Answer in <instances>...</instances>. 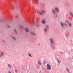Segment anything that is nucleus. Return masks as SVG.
I'll use <instances>...</instances> for the list:
<instances>
[{"mask_svg": "<svg viewBox=\"0 0 73 73\" xmlns=\"http://www.w3.org/2000/svg\"><path fill=\"white\" fill-rule=\"evenodd\" d=\"M49 40L51 44H53L54 43V41H53V39L52 38H50L49 39Z\"/></svg>", "mask_w": 73, "mask_h": 73, "instance_id": "1", "label": "nucleus"}, {"mask_svg": "<svg viewBox=\"0 0 73 73\" xmlns=\"http://www.w3.org/2000/svg\"><path fill=\"white\" fill-rule=\"evenodd\" d=\"M47 70H50L51 69V66L49 64H47Z\"/></svg>", "mask_w": 73, "mask_h": 73, "instance_id": "2", "label": "nucleus"}, {"mask_svg": "<svg viewBox=\"0 0 73 73\" xmlns=\"http://www.w3.org/2000/svg\"><path fill=\"white\" fill-rule=\"evenodd\" d=\"M25 32L29 33V29L28 28H26L25 29Z\"/></svg>", "mask_w": 73, "mask_h": 73, "instance_id": "3", "label": "nucleus"}, {"mask_svg": "<svg viewBox=\"0 0 73 73\" xmlns=\"http://www.w3.org/2000/svg\"><path fill=\"white\" fill-rule=\"evenodd\" d=\"M55 10L57 12H58L59 11V10L58 8L57 7H55L54 8Z\"/></svg>", "mask_w": 73, "mask_h": 73, "instance_id": "4", "label": "nucleus"}, {"mask_svg": "<svg viewBox=\"0 0 73 73\" xmlns=\"http://www.w3.org/2000/svg\"><path fill=\"white\" fill-rule=\"evenodd\" d=\"M4 55V53L3 52H1L0 54V57H3Z\"/></svg>", "mask_w": 73, "mask_h": 73, "instance_id": "5", "label": "nucleus"}, {"mask_svg": "<svg viewBox=\"0 0 73 73\" xmlns=\"http://www.w3.org/2000/svg\"><path fill=\"white\" fill-rule=\"evenodd\" d=\"M30 33L31 35H32L33 36H36L35 34L33 32H31Z\"/></svg>", "mask_w": 73, "mask_h": 73, "instance_id": "6", "label": "nucleus"}, {"mask_svg": "<svg viewBox=\"0 0 73 73\" xmlns=\"http://www.w3.org/2000/svg\"><path fill=\"white\" fill-rule=\"evenodd\" d=\"M11 37L12 38H13V39L14 40V41H16V39L15 38V37L13 36H11Z\"/></svg>", "mask_w": 73, "mask_h": 73, "instance_id": "7", "label": "nucleus"}, {"mask_svg": "<svg viewBox=\"0 0 73 73\" xmlns=\"http://www.w3.org/2000/svg\"><path fill=\"white\" fill-rule=\"evenodd\" d=\"M41 23H42V24H45L46 21L45 20H43L41 21Z\"/></svg>", "mask_w": 73, "mask_h": 73, "instance_id": "8", "label": "nucleus"}, {"mask_svg": "<svg viewBox=\"0 0 73 73\" xmlns=\"http://www.w3.org/2000/svg\"><path fill=\"white\" fill-rule=\"evenodd\" d=\"M14 31L15 34H17V32L16 29H14Z\"/></svg>", "mask_w": 73, "mask_h": 73, "instance_id": "9", "label": "nucleus"}, {"mask_svg": "<svg viewBox=\"0 0 73 73\" xmlns=\"http://www.w3.org/2000/svg\"><path fill=\"white\" fill-rule=\"evenodd\" d=\"M38 64H39V65H42V63L38 61Z\"/></svg>", "mask_w": 73, "mask_h": 73, "instance_id": "10", "label": "nucleus"}, {"mask_svg": "<svg viewBox=\"0 0 73 73\" xmlns=\"http://www.w3.org/2000/svg\"><path fill=\"white\" fill-rule=\"evenodd\" d=\"M66 70L68 72V73H70V72L69 70V69L68 68H66Z\"/></svg>", "mask_w": 73, "mask_h": 73, "instance_id": "11", "label": "nucleus"}, {"mask_svg": "<svg viewBox=\"0 0 73 73\" xmlns=\"http://www.w3.org/2000/svg\"><path fill=\"white\" fill-rule=\"evenodd\" d=\"M19 28L21 29V28H23V27L21 25H20L19 26Z\"/></svg>", "mask_w": 73, "mask_h": 73, "instance_id": "12", "label": "nucleus"}, {"mask_svg": "<svg viewBox=\"0 0 73 73\" xmlns=\"http://www.w3.org/2000/svg\"><path fill=\"white\" fill-rule=\"evenodd\" d=\"M68 24L69 27H71L72 26V25L71 24V23H68Z\"/></svg>", "mask_w": 73, "mask_h": 73, "instance_id": "13", "label": "nucleus"}, {"mask_svg": "<svg viewBox=\"0 0 73 73\" xmlns=\"http://www.w3.org/2000/svg\"><path fill=\"white\" fill-rule=\"evenodd\" d=\"M61 24L62 26V27H63V26H64L63 25H65V24H64V23H61Z\"/></svg>", "mask_w": 73, "mask_h": 73, "instance_id": "14", "label": "nucleus"}, {"mask_svg": "<svg viewBox=\"0 0 73 73\" xmlns=\"http://www.w3.org/2000/svg\"><path fill=\"white\" fill-rule=\"evenodd\" d=\"M41 12L42 13H45V11L44 10H42Z\"/></svg>", "mask_w": 73, "mask_h": 73, "instance_id": "15", "label": "nucleus"}, {"mask_svg": "<svg viewBox=\"0 0 73 73\" xmlns=\"http://www.w3.org/2000/svg\"><path fill=\"white\" fill-rule=\"evenodd\" d=\"M70 14L71 16H72V17H73V15L72 13H70Z\"/></svg>", "mask_w": 73, "mask_h": 73, "instance_id": "16", "label": "nucleus"}, {"mask_svg": "<svg viewBox=\"0 0 73 73\" xmlns=\"http://www.w3.org/2000/svg\"><path fill=\"white\" fill-rule=\"evenodd\" d=\"M8 66L9 67V68H11V65L10 64H8Z\"/></svg>", "mask_w": 73, "mask_h": 73, "instance_id": "17", "label": "nucleus"}, {"mask_svg": "<svg viewBox=\"0 0 73 73\" xmlns=\"http://www.w3.org/2000/svg\"><path fill=\"white\" fill-rule=\"evenodd\" d=\"M39 14L40 15H42V13H41V11H39Z\"/></svg>", "mask_w": 73, "mask_h": 73, "instance_id": "18", "label": "nucleus"}, {"mask_svg": "<svg viewBox=\"0 0 73 73\" xmlns=\"http://www.w3.org/2000/svg\"><path fill=\"white\" fill-rule=\"evenodd\" d=\"M44 31L45 32H46L47 30H46V29H45V28L44 29Z\"/></svg>", "mask_w": 73, "mask_h": 73, "instance_id": "19", "label": "nucleus"}, {"mask_svg": "<svg viewBox=\"0 0 73 73\" xmlns=\"http://www.w3.org/2000/svg\"><path fill=\"white\" fill-rule=\"evenodd\" d=\"M46 61L45 60H44V64H45V63H46Z\"/></svg>", "mask_w": 73, "mask_h": 73, "instance_id": "20", "label": "nucleus"}, {"mask_svg": "<svg viewBox=\"0 0 73 73\" xmlns=\"http://www.w3.org/2000/svg\"><path fill=\"white\" fill-rule=\"evenodd\" d=\"M52 12L54 14H55V12H54V11L53 10H52Z\"/></svg>", "mask_w": 73, "mask_h": 73, "instance_id": "21", "label": "nucleus"}, {"mask_svg": "<svg viewBox=\"0 0 73 73\" xmlns=\"http://www.w3.org/2000/svg\"><path fill=\"white\" fill-rule=\"evenodd\" d=\"M28 55H29V56L30 57H31V55L30 54H29H29H28Z\"/></svg>", "mask_w": 73, "mask_h": 73, "instance_id": "22", "label": "nucleus"}, {"mask_svg": "<svg viewBox=\"0 0 73 73\" xmlns=\"http://www.w3.org/2000/svg\"><path fill=\"white\" fill-rule=\"evenodd\" d=\"M7 27L8 28H11V27L9 26V25H8L7 26Z\"/></svg>", "mask_w": 73, "mask_h": 73, "instance_id": "23", "label": "nucleus"}, {"mask_svg": "<svg viewBox=\"0 0 73 73\" xmlns=\"http://www.w3.org/2000/svg\"><path fill=\"white\" fill-rule=\"evenodd\" d=\"M46 28H47V29H48V26L47 25L46 26Z\"/></svg>", "mask_w": 73, "mask_h": 73, "instance_id": "24", "label": "nucleus"}, {"mask_svg": "<svg viewBox=\"0 0 73 73\" xmlns=\"http://www.w3.org/2000/svg\"><path fill=\"white\" fill-rule=\"evenodd\" d=\"M57 61H58V62L59 64L60 63V62L58 60H57Z\"/></svg>", "mask_w": 73, "mask_h": 73, "instance_id": "25", "label": "nucleus"}, {"mask_svg": "<svg viewBox=\"0 0 73 73\" xmlns=\"http://www.w3.org/2000/svg\"><path fill=\"white\" fill-rule=\"evenodd\" d=\"M8 73H11V72L9 71H8Z\"/></svg>", "mask_w": 73, "mask_h": 73, "instance_id": "26", "label": "nucleus"}, {"mask_svg": "<svg viewBox=\"0 0 73 73\" xmlns=\"http://www.w3.org/2000/svg\"><path fill=\"white\" fill-rule=\"evenodd\" d=\"M36 1H38V0H36Z\"/></svg>", "mask_w": 73, "mask_h": 73, "instance_id": "27", "label": "nucleus"}]
</instances>
